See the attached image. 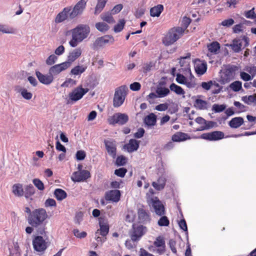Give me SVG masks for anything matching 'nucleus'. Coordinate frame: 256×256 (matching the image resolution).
I'll list each match as a JSON object with an SVG mask.
<instances>
[{"label": "nucleus", "mask_w": 256, "mask_h": 256, "mask_svg": "<svg viewBox=\"0 0 256 256\" xmlns=\"http://www.w3.org/2000/svg\"><path fill=\"white\" fill-rule=\"evenodd\" d=\"M249 44V38L246 36L234 38L230 44L232 49L235 52H239L242 48H244Z\"/></svg>", "instance_id": "7"}, {"label": "nucleus", "mask_w": 256, "mask_h": 256, "mask_svg": "<svg viewBox=\"0 0 256 256\" xmlns=\"http://www.w3.org/2000/svg\"><path fill=\"white\" fill-rule=\"evenodd\" d=\"M158 224L160 226H167L170 224V220L167 216L163 215L158 220Z\"/></svg>", "instance_id": "47"}, {"label": "nucleus", "mask_w": 256, "mask_h": 256, "mask_svg": "<svg viewBox=\"0 0 256 256\" xmlns=\"http://www.w3.org/2000/svg\"><path fill=\"white\" fill-rule=\"evenodd\" d=\"M188 88H193L196 87V84L195 78L194 76L191 78H187L186 82L184 84Z\"/></svg>", "instance_id": "48"}, {"label": "nucleus", "mask_w": 256, "mask_h": 256, "mask_svg": "<svg viewBox=\"0 0 256 256\" xmlns=\"http://www.w3.org/2000/svg\"><path fill=\"white\" fill-rule=\"evenodd\" d=\"M192 22V20L187 16L183 17L182 20V26H180L182 28L184 29V32L186 31L190 24Z\"/></svg>", "instance_id": "50"}, {"label": "nucleus", "mask_w": 256, "mask_h": 256, "mask_svg": "<svg viewBox=\"0 0 256 256\" xmlns=\"http://www.w3.org/2000/svg\"><path fill=\"white\" fill-rule=\"evenodd\" d=\"M233 78L232 70L230 69H226L221 76V81L224 84L230 82Z\"/></svg>", "instance_id": "25"}, {"label": "nucleus", "mask_w": 256, "mask_h": 256, "mask_svg": "<svg viewBox=\"0 0 256 256\" xmlns=\"http://www.w3.org/2000/svg\"><path fill=\"white\" fill-rule=\"evenodd\" d=\"M138 218L142 222H150V220L148 212L144 208H139L138 212Z\"/></svg>", "instance_id": "26"}, {"label": "nucleus", "mask_w": 256, "mask_h": 256, "mask_svg": "<svg viewBox=\"0 0 256 256\" xmlns=\"http://www.w3.org/2000/svg\"><path fill=\"white\" fill-rule=\"evenodd\" d=\"M104 144L106 148L109 155L113 158H115L116 156V145L115 140H104Z\"/></svg>", "instance_id": "18"}, {"label": "nucleus", "mask_w": 256, "mask_h": 256, "mask_svg": "<svg viewBox=\"0 0 256 256\" xmlns=\"http://www.w3.org/2000/svg\"><path fill=\"white\" fill-rule=\"evenodd\" d=\"M146 228L141 224H133L129 236L133 241H138L146 232Z\"/></svg>", "instance_id": "6"}, {"label": "nucleus", "mask_w": 256, "mask_h": 256, "mask_svg": "<svg viewBox=\"0 0 256 256\" xmlns=\"http://www.w3.org/2000/svg\"><path fill=\"white\" fill-rule=\"evenodd\" d=\"M108 0H98L94 10V14H98L103 10Z\"/></svg>", "instance_id": "36"}, {"label": "nucleus", "mask_w": 256, "mask_h": 256, "mask_svg": "<svg viewBox=\"0 0 256 256\" xmlns=\"http://www.w3.org/2000/svg\"><path fill=\"white\" fill-rule=\"evenodd\" d=\"M76 84V81L72 78H68L62 84V86L70 87Z\"/></svg>", "instance_id": "54"}, {"label": "nucleus", "mask_w": 256, "mask_h": 256, "mask_svg": "<svg viewBox=\"0 0 256 256\" xmlns=\"http://www.w3.org/2000/svg\"><path fill=\"white\" fill-rule=\"evenodd\" d=\"M244 122V120L241 117H236L229 122V126L232 128H236L240 127Z\"/></svg>", "instance_id": "31"}, {"label": "nucleus", "mask_w": 256, "mask_h": 256, "mask_svg": "<svg viewBox=\"0 0 256 256\" xmlns=\"http://www.w3.org/2000/svg\"><path fill=\"white\" fill-rule=\"evenodd\" d=\"M184 30L180 26L170 28L162 38V42L166 46L174 44L184 34Z\"/></svg>", "instance_id": "4"}, {"label": "nucleus", "mask_w": 256, "mask_h": 256, "mask_svg": "<svg viewBox=\"0 0 256 256\" xmlns=\"http://www.w3.org/2000/svg\"><path fill=\"white\" fill-rule=\"evenodd\" d=\"M201 137L203 139L210 141H216L222 139L224 138V134L220 131H214L203 134Z\"/></svg>", "instance_id": "14"}, {"label": "nucleus", "mask_w": 256, "mask_h": 256, "mask_svg": "<svg viewBox=\"0 0 256 256\" xmlns=\"http://www.w3.org/2000/svg\"><path fill=\"white\" fill-rule=\"evenodd\" d=\"M190 139V136L186 133L178 132L172 136V140L174 142H181Z\"/></svg>", "instance_id": "24"}, {"label": "nucleus", "mask_w": 256, "mask_h": 256, "mask_svg": "<svg viewBox=\"0 0 256 256\" xmlns=\"http://www.w3.org/2000/svg\"><path fill=\"white\" fill-rule=\"evenodd\" d=\"M90 32L88 24H80L70 30L72 39L69 42L70 45L73 48L76 47L78 44L86 38Z\"/></svg>", "instance_id": "3"}, {"label": "nucleus", "mask_w": 256, "mask_h": 256, "mask_svg": "<svg viewBox=\"0 0 256 256\" xmlns=\"http://www.w3.org/2000/svg\"><path fill=\"white\" fill-rule=\"evenodd\" d=\"M194 68L196 73L198 75L202 76L204 74L206 71V62L204 60H197L195 62Z\"/></svg>", "instance_id": "22"}, {"label": "nucleus", "mask_w": 256, "mask_h": 256, "mask_svg": "<svg viewBox=\"0 0 256 256\" xmlns=\"http://www.w3.org/2000/svg\"><path fill=\"white\" fill-rule=\"evenodd\" d=\"M254 10V8H253L252 10L245 12L244 16L248 18L254 19L256 22V14Z\"/></svg>", "instance_id": "52"}, {"label": "nucleus", "mask_w": 256, "mask_h": 256, "mask_svg": "<svg viewBox=\"0 0 256 256\" xmlns=\"http://www.w3.org/2000/svg\"><path fill=\"white\" fill-rule=\"evenodd\" d=\"M152 248H154L152 250L154 252L156 251L159 254H164L166 251V244L164 238L161 236L157 237L154 242Z\"/></svg>", "instance_id": "12"}, {"label": "nucleus", "mask_w": 256, "mask_h": 256, "mask_svg": "<svg viewBox=\"0 0 256 256\" xmlns=\"http://www.w3.org/2000/svg\"><path fill=\"white\" fill-rule=\"evenodd\" d=\"M126 22L124 19L120 20L116 24L114 28V30L115 32H121L125 25Z\"/></svg>", "instance_id": "42"}, {"label": "nucleus", "mask_w": 256, "mask_h": 256, "mask_svg": "<svg viewBox=\"0 0 256 256\" xmlns=\"http://www.w3.org/2000/svg\"><path fill=\"white\" fill-rule=\"evenodd\" d=\"M54 196L58 200H62L66 198L67 196L66 192L60 188H56L54 192Z\"/></svg>", "instance_id": "34"}, {"label": "nucleus", "mask_w": 256, "mask_h": 256, "mask_svg": "<svg viewBox=\"0 0 256 256\" xmlns=\"http://www.w3.org/2000/svg\"><path fill=\"white\" fill-rule=\"evenodd\" d=\"M187 78H186L183 74H177L176 80L178 83L182 84H184Z\"/></svg>", "instance_id": "56"}, {"label": "nucleus", "mask_w": 256, "mask_h": 256, "mask_svg": "<svg viewBox=\"0 0 256 256\" xmlns=\"http://www.w3.org/2000/svg\"><path fill=\"white\" fill-rule=\"evenodd\" d=\"M163 10V5L158 4L150 9V16L152 17H158Z\"/></svg>", "instance_id": "28"}, {"label": "nucleus", "mask_w": 256, "mask_h": 256, "mask_svg": "<svg viewBox=\"0 0 256 256\" xmlns=\"http://www.w3.org/2000/svg\"><path fill=\"white\" fill-rule=\"evenodd\" d=\"M32 182L34 186L40 190H44V186L41 180L38 178H34Z\"/></svg>", "instance_id": "49"}, {"label": "nucleus", "mask_w": 256, "mask_h": 256, "mask_svg": "<svg viewBox=\"0 0 256 256\" xmlns=\"http://www.w3.org/2000/svg\"><path fill=\"white\" fill-rule=\"evenodd\" d=\"M234 22V20L232 18H228L223 20L221 24L224 26L229 27L232 26Z\"/></svg>", "instance_id": "64"}, {"label": "nucleus", "mask_w": 256, "mask_h": 256, "mask_svg": "<svg viewBox=\"0 0 256 256\" xmlns=\"http://www.w3.org/2000/svg\"><path fill=\"white\" fill-rule=\"evenodd\" d=\"M137 242L138 241H133L131 238L130 240H127L126 241L125 246L128 249L131 250L136 247V242Z\"/></svg>", "instance_id": "59"}, {"label": "nucleus", "mask_w": 256, "mask_h": 256, "mask_svg": "<svg viewBox=\"0 0 256 256\" xmlns=\"http://www.w3.org/2000/svg\"><path fill=\"white\" fill-rule=\"evenodd\" d=\"M20 94L24 98L28 100L31 99L32 96L31 92H28V90L24 88H22L20 90Z\"/></svg>", "instance_id": "55"}, {"label": "nucleus", "mask_w": 256, "mask_h": 256, "mask_svg": "<svg viewBox=\"0 0 256 256\" xmlns=\"http://www.w3.org/2000/svg\"><path fill=\"white\" fill-rule=\"evenodd\" d=\"M230 88L234 92H238L242 88V83L240 81H235L230 84Z\"/></svg>", "instance_id": "46"}, {"label": "nucleus", "mask_w": 256, "mask_h": 256, "mask_svg": "<svg viewBox=\"0 0 256 256\" xmlns=\"http://www.w3.org/2000/svg\"><path fill=\"white\" fill-rule=\"evenodd\" d=\"M58 58L54 54L50 55L46 60V64L48 66H52L56 61Z\"/></svg>", "instance_id": "58"}, {"label": "nucleus", "mask_w": 256, "mask_h": 256, "mask_svg": "<svg viewBox=\"0 0 256 256\" xmlns=\"http://www.w3.org/2000/svg\"><path fill=\"white\" fill-rule=\"evenodd\" d=\"M128 120V116L126 114L116 113L108 118V121L110 124H118L120 125L126 124Z\"/></svg>", "instance_id": "10"}, {"label": "nucleus", "mask_w": 256, "mask_h": 256, "mask_svg": "<svg viewBox=\"0 0 256 256\" xmlns=\"http://www.w3.org/2000/svg\"><path fill=\"white\" fill-rule=\"evenodd\" d=\"M86 2L84 0L78 1L74 6L64 8L55 18L56 23H60L66 20H72L81 15L86 8Z\"/></svg>", "instance_id": "1"}, {"label": "nucleus", "mask_w": 256, "mask_h": 256, "mask_svg": "<svg viewBox=\"0 0 256 256\" xmlns=\"http://www.w3.org/2000/svg\"><path fill=\"white\" fill-rule=\"evenodd\" d=\"M242 100L248 104L252 102H256V94H254L253 95H250L248 96H244L242 97Z\"/></svg>", "instance_id": "45"}, {"label": "nucleus", "mask_w": 256, "mask_h": 256, "mask_svg": "<svg viewBox=\"0 0 256 256\" xmlns=\"http://www.w3.org/2000/svg\"><path fill=\"white\" fill-rule=\"evenodd\" d=\"M99 225L100 229L96 232L95 235L96 236V234H98V231H100V234L102 236H106L108 233L110 228L108 220L104 218H100Z\"/></svg>", "instance_id": "16"}, {"label": "nucleus", "mask_w": 256, "mask_h": 256, "mask_svg": "<svg viewBox=\"0 0 256 256\" xmlns=\"http://www.w3.org/2000/svg\"><path fill=\"white\" fill-rule=\"evenodd\" d=\"M127 172V170L126 168H122L116 169L114 170V174L120 178H124Z\"/></svg>", "instance_id": "53"}, {"label": "nucleus", "mask_w": 256, "mask_h": 256, "mask_svg": "<svg viewBox=\"0 0 256 256\" xmlns=\"http://www.w3.org/2000/svg\"><path fill=\"white\" fill-rule=\"evenodd\" d=\"M90 177V173L88 170L74 172L72 175V180L74 182H84Z\"/></svg>", "instance_id": "13"}, {"label": "nucleus", "mask_w": 256, "mask_h": 256, "mask_svg": "<svg viewBox=\"0 0 256 256\" xmlns=\"http://www.w3.org/2000/svg\"><path fill=\"white\" fill-rule=\"evenodd\" d=\"M156 94L158 95V98H164L168 96L170 92V90L168 88L158 86L156 90Z\"/></svg>", "instance_id": "33"}, {"label": "nucleus", "mask_w": 256, "mask_h": 256, "mask_svg": "<svg viewBox=\"0 0 256 256\" xmlns=\"http://www.w3.org/2000/svg\"><path fill=\"white\" fill-rule=\"evenodd\" d=\"M208 50L214 54H216L220 49V44L217 42H214L208 46Z\"/></svg>", "instance_id": "38"}, {"label": "nucleus", "mask_w": 256, "mask_h": 256, "mask_svg": "<svg viewBox=\"0 0 256 256\" xmlns=\"http://www.w3.org/2000/svg\"><path fill=\"white\" fill-rule=\"evenodd\" d=\"M128 90V87L125 85L116 89L113 98V106L114 108L120 107L124 104Z\"/></svg>", "instance_id": "5"}, {"label": "nucleus", "mask_w": 256, "mask_h": 256, "mask_svg": "<svg viewBox=\"0 0 256 256\" xmlns=\"http://www.w3.org/2000/svg\"><path fill=\"white\" fill-rule=\"evenodd\" d=\"M82 52V50L80 48L74 50L69 53L67 60L64 62L67 64L68 66L70 68L72 64L81 56Z\"/></svg>", "instance_id": "20"}, {"label": "nucleus", "mask_w": 256, "mask_h": 256, "mask_svg": "<svg viewBox=\"0 0 256 256\" xmlns=\"http://www.w3.org/2000/svg\"><path fill=\"white\" fill-rule=\"evenodd\" d=\"M96 28L100 32H105L110 28L108 24L104 22H98L96 24Z\"/></svg>", "instance_id": "40"}, {"label": "nucleus", "mask_w": 256, "mask_h": 256, "mask_svg": "<svg viewBox=\"0 0 256 256\" xmlns=\"http://www.w3.org/2000/svg\"><path fill=\"white\" fill-rule=\"evenodd\" d=\"M114 42V40L113 36L109 35H105L97 38L94 42L92 48L94 50H97L108 43L113 44Z\"/></svg>", "instance_id": "9"}, {"label": "nucleus", "mask_w": 256, "mask_h": 256, "mask_svg": "<svg viewBox=\"0 0 256 256\" xmlns=\"http://www.w3.org/2000/svg\"><path fill=\"white\" fill-rule=\"evenodd\" d=\"M88 88H83L82 85H80L75 88L69 94V99L72 102H76L80 100L83 96L88 92Z\"/></svg>", "instance_id": "8"}, {"label": "nucleus", "mask_w": 256, "mask_h": 256, "mask_svg": "<svg viewBox=\"0 0 256 256\" xmlns=\"http://www.w3.org/2000/svg\"><path fill=\"white\" fill-rule=\"evenodd\" d=\"M12 192L16 196L18 197H21L24 194L22 185L20 184H14L12 187Z\"/></svg>", "instance_id": "30"}, {"label": "nucleus", "mask_w": 256, "mask_h": 256, "mask_svg": "<svg viewBox=\"0 0 256 256\" xmlns=\"http://www.w3.org/2000/svg\"><path fill=\"white\" fill-rule=\"evenodd\" d=\"M34 193L35 190L32 184H30L26 187L25 192H24V195L26 198H28L34 195Z\"/></svg>", "instance_id": "39"}, {"label": "nucleus", "mask_w": 256, "mask_h": 256, "mask_svg": "<svg viewBox=\"0 0 256 256\" xmlns=\"http://www.w3.org/2000/svg\"><path fill=\"white\" fill-rule=\"evenodd\" d=\"M170 89L171 91L174 92L176 94L183 95L185 94V91L180 86L176 85V84L172 83L170 86Z\"/></svg>", "instance_id": "35"}, {"label": "nucleus", "mask_w": 256, "mask_h": 256, "mask_svg": "<svg viewBox=\"0 0 256 256\" xmlns=\"http://www.w3.org/2000/svg\"><path fill=\"white\" fill-rule=\"evenodd\" d=\"M69 67L68 64L63 62L60 64H55L51 66L49 69V74H51L52 76L60 74L62 72L66 70Z\"/></svg>", "instance_id": "19"}, {"label": "nucleus", "mask_w": 256, "mask_h": 256, "mask_svg": "<svg viewBox=\"0 0 256 256\" xmlns=\"http://www.w3.org/2000/svg\"><path fill=\"white\" fill-rule=\"evenodd\" d=\"M190 54L188 53L186 56L180 58L179 63L181 66H186L189 65Z\"/></svg>", "instance_id": "43"}, {"label": "nucleus", "mask_w": 256, "mask_h": 256, "mask_svg": "<svg viewBox=\"0 0 256 256\" xmlns=\"http://www.w3.org/2000/svg\"><path fill=\"white\" fill-rule=\"evenodd\" d=\"M113 14L110 12H107L102 13L100 15V18L103 21L106 22L108 23L111 24L115 22V20L112 16Z\"/></svg>", "instance_id": "32"}, {"label": "nucleus", "mask_w": 256, "mask_h": 256, "mask_svg": "<svg viewBox=\"0 0 256 256\" xmlns=\"http://www.w3.org/2000/svg\"><path fill=\"white\" fill-rule=\"evenodd\" d=\"M206 101L201 99H196L194 102V106L200 110L206 108Z\"/></svg>", "instance_id": "41"}, {"label": "nucleus", "mask_w": 256, "mask_h": 256, "mask_svg": "<svg viewBox=\"0 0 256 256\" xmlns=\"http://www.w3.org/2000/svg\"><path fill=\"white\" fill-rule=\"evenodd\" d=\"M144 122L148 126H154L156 122V116L154 113H150L144 118Z\"/></svg>", "instance_id": "29"}, {"label": "nucleus", "mask_w": 256, "mask_h": 256, "mask_svg": "<svg viewBox=\"0 0 256 256\" xmlns=\"http://www.w3.org/2000/svg\"><path fill=\"white\" fill-rule=\"evenodd\" d=\"M139 147V142L135 139H130L128 143L124 144V148L129 152L136 150Z\"/></svg>", "instance_id": "23"}, {"label": "nucleus", "mask_w": 256, "mask_h": 256, "mask_svg": "<svg viewBox=\"0 0 256 256\" xmlns=\"http://www.w3.org/2000/svg\"><path fill=\"white\" fill-rule=\"evenodd\" d=\"M150 202L156 214L159 216H162L165 214L164 206L158 198L152 199Z\"/></svg>", "instance_id": "15"}, {"label": "nucleus", "mask_w": 256, "mask_h": 256, "mask_svg": "<svg viewBox=\"0 0 256 256\" xmlns=\"http://www.w3.org/2000/svg\"><path fill=\"white\" fill-rule=\"evenodd\" d=\"M32 245L34 249L38 252H44L48 247L47 242L40 236H34L32 240Z\"/></svg>", "instance_id": "11"}, {"label": "nucleus", "mask_w": 256, "mask_h": 256, "mask_svg": "<svg viewBox=\"0 0 256 256\" xmlns=\"http://www.w3.org/2000/svg\"><path fill=\"white\" fill-rule=\"evenodd\" d=\"M123 6L122 4H118L114 7V8L111 10L110 12L113 14H115L120 12Z\"/></svg>", "instance_id": "63"}, {"label": "nucleus", "mask_w": 256, "mask_h": 256, "mask_svg": "<svg viewBox=\"0 0 256 256\" xmlns=\"http://www.w3.org/2000/svg\"><path fill=\"white\" fill-rule=\"evenodd\" d=\"M74 234L76 238H84L87 236V233L86 232L83 231L80 232L78 229H74Z\"/></svg>", "instance_id": "57"}, {"label": "nucleus", "mask_w": 256, "mask_h": 256, "mask_svg": "<svg viewBox=\"0 0 256 256\" xmlns=\"http://www.w3.org/2000/svg\"><path fill=\"white\" fill-rule=\"evenodd\" d=\"M0 32L6 34H14L15 30L14 28L4 24H0Z\"/></svg>", "instance_id": "44"}, {"label": "nucleus", "mask_w": 256, "mask_h": 256, "mask_svg": "<svg viewBox=\"0 0 256 256\" xmlns=\"http://www.w3.org/2000/svg\"><path fill=\"white\" fill-rule=\"evenodd\" d=\"M48 217L46 210L39 208L32 211L30 215H28V221L31 226L36 228L38 234L42 235L45 234L46 220Z\"/></svg>", "instance_id": "2"}, {"label": "nucleus", "mask_w": 256, "mask_h": 256, "mask_svg": "<svg viewBox=\"0 0 256 256\" xmlns=\"http://www.w3.org/2000/svg\"><path fill=\"white\" fill-rule=\"evenodd\" d=\"M200 86L202 89L206 90H208L212 86V80H210L208 82H202L201 83Z\"/></svg>", "instance_id": "61"}, {"label": "nucleus", "mask_w": 256, "mask_h": 256, "mask_svg": "<svg viewBox=\"0 0 256 256\" xmlns=\"http://www.w3.org/2000/svg\"><path fill=\"white\" fill-rule=\"evenodd\" d=\"M120 192L118 190H110L105 194V199L108 201L117 202L120 200Z\"/></svg>", "instance_id": "17"}, {"label": "nucleus", "mask_w": 256, "mask_h": 256, "mask_svg": "<svg viewBox=\"0 0 256 256\" xmlns=\"http://www.w3.org/2000/svg\"><path fill=\"white\" fill-rule=\"evenodd\" d=\"M126 158L124 156H120L117 157L116 160V164L118 166H123L126 163Z\"/></svg>", "instance_id": "51"}, {"label": "nucleus", "mask_w": 256, "mask_h": 256, "mask_svg": "<svg viewBox=\"0 0 256 256\" xmlns=\"http://www.w3.org/2000/svg\"><path fill=\"white\" fill-rule=\"evenodd\" d=\"M36 75L41 83L46 85L50 84L54 80V76L51 74H44L39 71H36Z\"/></svg>", "instance_id": "21"}, {"label": "nucleus", "mask_w": 256, "mask_h": 256, "mask_svg": "<svg viewBox=\"0 0 256 256\" xmlns=\"http://www.w3.org/2000/svg\"><path fill=\"white\" fill-rule=\"evenodd\" d=\"M166 180L164 177H160L157 182H152V186L157 190H160L164 188L166 185Z\"/></svg>", "instance_id": "27"}, {"label": "nucleus", "mask_w": 256, "mask_h": 256, "mask_svg": "<svg viewBox=\"0 0 256 256\" xmlns=\"http://www.w3.org/2000/svg\"><path fill=\"white\" fill-rule=\"evenodd\" d=\"M44 206L46 207L54 206H56V200L53 198H48L44 202Z\"/></svg>", "instance_id": "60"}, {"label": "nucleus", "mask_w": 256, "mask_h": 256, "mask_svg": "<svg viewBox=\"0 0 256 256\" xmlns=\"http://www.w3.org/2000/svg\"><path fill=\"white\" fill-rule=\"evenodd\" d=\"M86 66H76L72 68L70 70V74L75 76L80 75L85 72Z\"/></svg>", "instance_id": "37"}, {"label": "nucleus", "mask_w": 256, "mask_h": 256, "mask_svg": "<svg viewBox=\"0 0 256 256\" xmlns=\"http://www.w3.org/2000/svg\"><path fill=\"white\" fill-rule=\"evenodd\" d=\"M226 108V106L224 105H219L218 104H214L212 106V110L216 112H222Z\"/></svg>", "instance_id": "62"}]
</instances>
